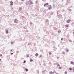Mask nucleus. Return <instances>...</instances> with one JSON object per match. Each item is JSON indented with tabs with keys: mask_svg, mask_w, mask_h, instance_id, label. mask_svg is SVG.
Returning a JSON list of instances; mask_svg holds the SVG:
<instances>
[{
	"mask_svg": "<svg viewBox=\"0 0 74 74\" xmlns=\"http://www.w3.org/2000/svg\"><path fill=\"white\" fill-rule=\"evenodd\" d=\"M18 20H17V19H15L14 20V22L15 23H18Z\"/></svg>",
	"mask_w": 74,
	"mask_h": 74,
	"instance_id": "obj_1",
	"label": "nucleus"
},
{
	"mask_svg": "<svg viewBox=\"0 0 74 74\" xmlns=\"http://www.w3.org/2000/svg\"><path fill=\"white\" fill-rule=\"evenodd\" d=\"M70 21H71V19L68 20L66 21V22L67 23H69L70 22Z\"/></svg>",
	"mask_w": 74,
	"mask_h": 74,
	"instance_id": "obj_2",
	"label": "nucleus"
},
{
	"mask_svg": "<svg viewBox=\"0 0 74 74\" xmlns=\"http://www.w3.org/2000/svg\"><path fill=\"white\" fill-rule=\"evenodd\" d=\"M48 8L49 9V10H50L51 9V5H49L48 6Z\"/></svg>",
	"mask_w": 74,
	"mask_h": 74,
	"instance_id": "obj_3",
	"label": "nucleus"
},
{
	"mask_svg": "<svg viewBox=\"0 0 74 74\" xmlns=\"http://www.w3.org/2000/svg\"><path fill=\"white\" fill-rule=\"evenodd\" d=\"M48 5V3H45V4L44 5V6H46L47 5Z\"/></svg>",
	"mask_w": 74,
	"mask_h": 74,
	"instance_id": "obj_4",
	"label": "nucleus"
},
{
	"mask_svg": "<svg viewBox=\"0 0 74 74\" xmlns=\"http://www.w3.org/2000/svg\"><path fill=\"white\" fill-rule=\"evenodd\" d=\"M10 5H13V2L12 1H10Z\"/></svg>",
	"mask_w": 74,
	"mask_h": 74,
	"instance_id": "obj_5",
	"label": "nucleus"
},
{
	"mask_svg": "<svg viewBox=\"0 0 74 74\" xmlns=\"http://www.w3.org/2000/svg\"><path fill=\"white\" fill-rule=\"evenodd\" d=\"M71 64L74 65V62L73 61H71Z\"/></svg>",
	"mask_w": 74,
	"mask_h": 74,
	"instance_id": "obj_6",
	"label": "nucleus"
},
{
	"mask_svg": "<svg viewBox=\"0 0 74 74\" xmlns=\"http://www.w3.org/2000/svg\"><path fill=\"white\" fill-rule=\"evenodd\" d=\"M6 34H8V30H6Z\"/></svg>",
	"mask_w": 74,
	"mask_h": 74,
	"instance_id": "obj_7",
	"label": "nucleus"
},
{
	"mask_svg": "<svg viewBox=\"0 0 74 74\" xmlns=\"http://www.w3.org/2000/svg\"><path fill=\"white\" fill-rule=\"evenodd\" d=\"M50 73L51 74H53V72H52L51 71H50Z\"/></svg>",
	"mask_w": 74,
	"mask_h": 74,
	"instance_id": "obj_8",
	"label": "nucleus"
},
{
	"mask_svg": "<svg viewBox=\"0 0 74 74\" xmlns=\"http://www.w3.org/2000/svg\"><path fill=\"white\" fill-rule=\"evenodd\" d=\"M38 54L37 53H36V54H35V56L36 57H37V56H38Z\"/></svg>",
	"mask_w": 74,
	"mask_h": 74,
	"instance_id": "obj_9",
	"label": "nucleus"
},
{
	"mask_svg": "<svg viewBox=\"0 0 74 74\" xmlns=\"http://www.w3.org/2000/svg\"><path fill=\"white\" fill-rule=\"evenodd\" d=\"M65 26L66 27H69V26L67 25H65Z\"/></svg>",
	"mask_w": 74,
	"mask_h": 74,
	"instance_id": "obj_10",
	"label": "nucleus"
},
{
	"mask_svg": "<svg viewBox=\"0 0 74 74\" xmlns=\"http://www.w3.org/2000/svg\"><path fill=\"white\" fill-rule=\"evenodd\" d=\"M29 55H27V57H26L28 58V57H29Z\"/></svg>",
	"mask_w": 74,
	"mask_h": 74,
	"instance_id": "obj_11",
	"label": "nucleus"
},
{
	"mask_svg": "<svg viewBox=\"0 0 74 74\" xmlns=\"http://www.w3.org/2000/svg\"><path fill=\"white\" fill-rule=\"evenodd\" d=\"M69 69L70 70V71L72 70V69L71 68H69Z\"/></svg>",
	"mask_w": 74,
	"mask_h": 74,
	"instance_id": "obj_12",
	"label": "nucleus"
},
{
	"mask_svg": "<svg viewBox=\"0 0 74 74\" xmlns=\"http://www.w3.org/2000/svg\"><path fill=\"white\" fill-rule=\"evenodd\" d=\"M25 71H27L28 70L27 69H25Z\"/></svg>",
	"mask_w": 74,
	"mask_h": 74,
	"instance_id": "obj_13",
	"label": "nucleus"
},
{
	"mask_svg": "<svg viewBox=\"0 0 74 74\" xmlns=\"http://www.w3.org/2000/svg\"><path fill=\"white\" fill-rule=\"evenodd\" d=\"M21 10H22V8H19V10L20 11H21Z\"/></svg>",
	"mask_w": 74,
	"mask_h": 74,
	"instance_id": "obj_14",
	"label": "nucleus"
},
{
	"mask_svg": "<svg viewBox=\"0 0 74 74\" xmlns=\"http://www.w3.org/2000/svg\"><path fill=\"white\" fill-rule=\"evenodd\" d=\"M73 71L74 72V67L73 68Z\"/></svg>",
	"mask_w": 74,
	"mask_h": 74,
	"instance_id": "obj_15",
	"label": "nucleus"
},
{
	"mask_svg": "<svg viewBox=\"0 0 74 74\" xmlns=\"http://www.w3.org/2000/svg\"><path fill=\"white\" fill-rule=\"evenodd\" d=\"M30 61H31V62H33V60L32 59H31L30 60Z\"/></svg>",
	"mask_w": 74,
	"mask_h": 74,
	"instance_id": "obj_16",
	"label": "nucleus"
},
{
	"mask_svg": "<svg viewBox=\"0 0 74 74\" xmlns=\"http://www.w3.org/2000/svg\"><path fill=\"white\" fill-rule=\"evenodd\" d=\"M62 69V68L61 67H59V69Z\"/></svg>",
	"mask_w": 74,
	"mask_h": 74,
	"instance_id": "obj_17",
	"label": "nucleus"
},
{
	"mask_svg": "<svg viewBox=\"0 0 74 74\" xmlns=\"http://www.w3.org/2000/svg\"><path fill=\"white\" fill-rule=\"evenodd\" d=\"M60 66V65L59 64H58V65H57V66Z\"/></svg>",
	"mask_w": 74,
	"mask_h": 74,
	"instance_id": "obj_18",
	"label": "nucleus"
},
{
	"mask_svg": "<svg viewBox=\"0 0 74 74\" xmlns=\"http://www.w3.org/2000/svg\"><path fill=\"white\" fill-rule=\"evenodd\" d=\"M42 56V55H40V56L39 57H41Z\"/></svg>",
	"mask_w": 74,
	"mask_h": 74,
	"instance_id": "obj_19",
	"label": "nucleus"
},
{
	"mask_svg": "<svg viewBox=\"0 0 74 74\" xmlns=\"http://www.w3.org/2000/svg\"><path fill=\"white\" fill-rule=\"evenodd\" d=\"M69 51V50L68 49H67L66 50V52H68Z\"/></svg>",
	"mask_w": 74,
	"mask_h": 74,
	"instance_id": "obj_20",
	"label": "nucleus"
},
{
	"mask_svg": "<svg viewBox=\"0 0 74 74\" xmlns=\"http://www.w3.org/2000/svg\"><path fill=\"white\" fill-rule=\"evenodd\" d=\"M0 56H2V54H1L0 55Z\"/></svg>",
	"mask_w": 74,
	"mask_h": 74,
	"instance_id": "obj_21",
	"label": "nucleus"
},
{
	"mask_svg": "<svg viewBox=\"0 0 74 74\" xmlns=\"http://www.w3.org/2000/svg\"><path fill=\"white\" fill-rule=\"evenodd\" d=\"M49 54H51V52H50L49 53Z\"/></svg>",
	"mask_w": 74,
	"mask_h": 74,
	"instance_id": "obj_22",
	"label": "nucleus"
},
{
	"mask_svg": "<svg viewBox=\"0 0 74 74\" xmlns=\"http://www.w3.org/2000/svg\"><path fill=\"white\" fill-rule=\"evenodd\" d=\"M65 74H66L67 73V72H65Z\"/></svg>",
	"mask_w": 74,
	"mask_h": 74,
	"instance_id": "obj_23",
	"label": "nucleus"
},
{
	"mask_svg": "<svg viewBox=\"0 0 74 74\" xmlns=\"http://www.w3.org/2000/svg\"><path fill=\"white\" fill-rule=\"evenodd\" d=\"M26 62V61H24V63H25Z\"/></svg>",
	"mask_w": 74,
	"mask_h": 74,
	"instance_id": "obj_24",
	"label": "nucleus"
},
{
	"mask_svg": "<svg viewBox=\"0 0 74 74\" xmlns=\"http://www.w3.org/2000/svg\"><path fill=\"white\" fill-rule=\"evenodd\" d=\"M62 39H63V38H61V40H62Z\"/></svg>",
	"mask_w": 74,
	"mask_h": 74,
	"instance_id": "obj_25",
	"label": "nucleus"
},
{
	"mask_svg": "<svg viewBox=\"0 0 74 74\" xmlns=\"http://www.w3.org/2000/svg\"><path fill=\"white\" fill-rule=\"evenodd\" d=\"M11 55H12L13 54V53H11Z\"/></svg>",
	"mask_w": 74,
	"mask_h": 74,
	"instance_id": "obj_26",
	"label": "nucleus"
},
{
	"mask_svg": "<svg viewBox=\"0 0 74 74\" xmlns=\"http://www.w3.org/2000/svg\"><path fill=\"white\" fill-rule=\"evenodd\" d=\"M63 53L64 54L65 52H63Z\"/></svg>",
	"mask_w": 74,
	"mask_h": 74,
	"instance_id": "obj_27",
	"label": "nucleus"
},
{
	"mask_svg": "<svg viewBox=\"0 0 74 74\" xmlns=\"http://www.w3.org/2000/svg\"><path fill=\"white\" fill-rule=\"evenodd\" d=\"M1 61V59H0V61Z\"/></svg>",
	"mask_w": 74,
	"mask_h": 74,
	"instance_id": "obj_28",
	"label": "nucleus"
},
{
	"mask_svg": "<svg viewBox=\"0 0 74 74\" xmlns=\"http://www.w3.org/2000/svg\"><path fill=\"white\" fill-rule=\"evenodd\" d=\"M21 1H25V0H21Z\"/></svg>",
	"mask_w": 74,
	"mask_h": 74,
	"instance_id": "obj_29",
	"label": "nucleus"
},
{
	"mask_svg": "<svg viewBox=\"0 0 74 74\" xmlns=\"http://www.w3.org/2000/svg\"><path fill=\"white\" fill-rule=\"evenodd\" d=\"M12 50H10V51L12 52Z\"/></svg>",
	"mask_w": 74,
	"mask_h": 74,
	"instance_id": "obj_30",
	"label": "nucleus"
},
{
	"mask_svg": "<svg viewBox=\"0 0 74 74\" xmlns=\"http://www.w3.org/2000/svg\"><path fill=\"white\" fill-rule=\"evenodd\" d=\"M71 41V40H69V41L70 42Z\"/></svg>",
	"mask_w": 74,
	"mask_h": 74,
	"instance_id": "obj_31",
	"label": "nucleus"
},
{
	"mask_svg": "<svg viewBox=\"0 0 74 74\" xmlns=\"http://www.w3.org/2000/svg\"><path fill=\"white\" fill-rule=\"evenodd\" d=\"M36 3H38V1H37V2L36 1Z\"/></svg>",
	"mask_w": 74,
	"mask_h": 74,
	"instance_id": "obj_32",
	"label": "nucleus"
},
{
	"mask_svg": "<svg viewBox=\"0 0 74 74\" xmlns=\"http://www.w3.org/2000/svg\"><path fill=\"white\" fill-rule=\"evenodd\" d=\"M73 34L74 35V32H73Z\"/></svg>",
	"mask_w": 74,
	"mask_h": 74,
	"instance_id": "obj_33",
	"label": "nucleus"
},
{
	"mask_svg": "<svg viewBox=\"0 0 74 74\" xmlns=\"http://www.w3.org/2000/svg\"><path fill=\"white\" fill-rule=\"evenodd\" d=\"M58 33H59V31H58Z\"/></svg>",
	"mask_w": 74,
	"mask_h": 74,
	"instance_id": "obj_34",
	"label": "nucleus"
},
{
	"mask_svg": "<svg viewBox=\"0 0 74 74\" xmlns=\"http://www.w3.org/2000/svg\"><path fill=\"white\" fill-rule=\"evenodd\" d=\"M56 74H59L58 73H57Z\"/></svg>",
	"mask_w": 74,
	"mask_h": 74,
	"instance_id": "obj_35",
	"label": "nucleus"
},
{
	"mask_svg": "<svg viewBox=\"0 0 74 74\" xmlns=\"http://www.w3.org/2000/svg\"><path fill=\"white\" fill-rule=\"evenodd\" d=\"M1 21V19H0V21Z\"/></svg>",
	"mask_w": 74,
	"mask_h": 74,
	"instance_id": "obj_36",
	"label": "nucleus"
}]
</instances>
